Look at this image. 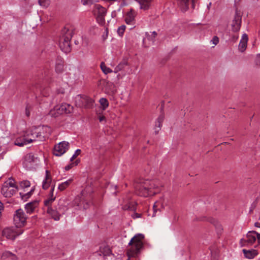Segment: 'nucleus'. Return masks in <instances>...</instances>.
I'll use <instances>...</instances> for the list:
<instances>
[{"label":"nucleus","mask_w":260,"mask_h":260,"mask_svg":"<svg viewBox=\"0 0 260 260\" xmlns=\"http://www.w3.org/2000/svg\"><path fill=\"white\" fill-rule=\"evenodd\" d=\"M50 127L47 125L40 126L32 128L26 133L27 142L29 143L35 141H44L50 134Z\"/></svg>","instance_id":"obj_1"},{"label":"nucleus","mask_w":260,"mask_h":260,"mask_svg":"<svg viewBox=\"0 0 260 260\" xmlns=\"http://www.w3.org/2000/svg\"><path fill=\"white\" fill-rule=\"evenodd\" d=\"M157 187L153 181L144 179H140L135 184L136 193L144 197L155 193L153 189Z\"/></svg>","instance_id":"obj_2"},{"label":"nucleus","mask_w":260,"mask_h":260,"mask_svg":"<svg viewBox=\"0 0 260 260\" xmlns=\"http://www.w3.org/2000/svg\"><path fill=\"white\" fill-rule=\"evenodd\" d=\"M144 236L142 234H138L131 239L128 245L132 246L127 250V253L129 257H135L140 252V249L143 246L142 240Z\"/></svg>","instance_id":"obj_3"},{"label":"nucleus","mask_w":260,"mask_h":260,"mask_svg":"<svg viewBox=\"0 0 260 260\" xmlns=\"http://www.w3.org/2000/svg\"><path fill=\"white\" fill-rule=\"evenodd\" d=\"M73 31L66 27L61 31V36L59 38V46L61 50L66 53L71 50L70 41L72 37Z\"/></svg>","instance_id":"obj_4"},{"label":"nucleus","mask_w":260,"mask_h":260,"mask_svg":"<svg viewBox=\"0 0 260 260\" xmlns=\"http://www.w3.org/2000/svg\"><path fill=\"white\" fill-rule=\"evenodd\" d=\"M18 189L14 179L9 178L8 181L4 183L1 189V192L6 198H10L17 191Z\"/></svg>","instance_id":"obj_5"},{"label":"nucleus","mask_w":260,"mask_h":260,"mask_svg":"<svg viewBox=\"0 0 260 260\" xmlns=\"http://www.w3.org/2000/svg\"><path fill=\"white\" fill-rule=\"evenodd\" d=\"M28 217L22 209L16 210L13 214V223L17 228L21 229L27 224Z\"/></svg>","instance_id":"obj_6"},{"label":"nucleus","mask_w":260,"mask_h":260,"mask_svg":"<svg viewBox=\"0 0 260 260\" xmlns=\"http://www.w3.org/2000/svg\"><path fill=\"white\" fill-rule=\"evenodd\" d=\"M23 233V230L20 229L16 226H10L6 228L3 230L2 235L8 239L14 240Z\"/></svg>","instance_id":"obj_7"},{"label":"nucleus","mask_w":260,"mask_h":260,"mask_svg":"<svg viewBox=\"0 0 260 260\" xmlns=\"http://www.w3.org/2000/svg\"><path fill=\"white\" fill-rule=\"evenodd\" d=\"M70 144L66 141H62L55 145L53 154L56 156H61L64 154L69 148Z\"/></svg>","instance_id":"obj_8"},{"label":"nucleus","mask_w":260,"mask_h":260,"mask_svg":"<svg viewBox=\"0 0 260 260\" xmlns=\"http://www.w3.org/2000/svg\"><path fill=\"white\" fill-rule=\"evenodd\" d=\"M68 210L67 206H64L63 209L61 210L60 207L56 208L55 210L51 207L48 208L47 212L52 216L55 220H59L61 215L63 214Z\"/></svg>","instance_id":"obj_9"},{"label":"nucleus","mask_w":260,"mask_h":260,"mask_svg":"<svg viewBox=\"0 0 260 260\" xmlns=\"http://www.w3.org/2000/svg\"><path fill=\"white\" fill-rule=\"evenodd\" d=\"M198 0H191L192 8L194 9L196 4ZM177 3L178 7L182 12H185L189 9L190 0H177Z\"/></svg>","instance_id":"obj_10"},{"label":"nucleus","mask_w":260,"mask_h":260,"mask_svg":"<svg viewBox=\"0 0 260 260\" xmlns=\"http://www.w3.org/2000/svg\"><path fill=\"white\" fill-rule=\"evenodd\" d=\"M242 16L239 12L236 10L234 18L232 23V30L234 32L238 31L241 27Z\"/></svg>","instance_id":"obj_11"},{"label":"nucleus","mask_w":260,"mask_h":260,"mask_svg":"<svg viewBox=\"0 0 260 260\" xmlns=\"http://www.w3.org/2000/svg\"><path fill=\"white\" fill-rule=\"evenodd\" d=\"M56 107V110L57 111V113L59 115L63 114H67L72 113L73 111V107L71 105L68 104L64 103L61 105H57L55 106Z\"/></svg>","instance_id":"obj_12"},{"label":"nucleus","mask_w":260,"mask_h":260,"mask_svg":"<svg viewBox=\"0 0 260 260\" xmlns=\"http://www.w3.org/2000/svg\"><path fill=\"white\" fill-rule=\"evenodd\" d=\"M255 234H257V232L254 231L248 232L246 236L247 239H242L240 240L242 246L246 244H252L256 240Z\"/></svg>","instance_id":"obj_13"},{"label":"nucleus","mask_w":260,"mask_h":260,"mask_svg":"<svg viewBox=\"0 0 260 260\" xmlns=\"http://www.w3.org/2000/svg\"><path fill=\"white\" fill-rule=\"evenodd\" d=\"M136 15V12L135 11L131 9L129 12H128L125 18V22L127 24L133 25L135 22V18Z\"/></svg>","instance_id":"obj_14"},{"label":"nucleus","mask_w":260,"mask_h":260,"mask_svg":"<svg viewBox=\"0 0 260 260\" xmlns=\"http://www.w3.org/2000/svg\"><path fill=\"white\" fill-rule=\"evenodd\" d=\"M38 206V202L37 201H34L27 203L25 205V210L27 214H31L35 212L36 208Z\"/></svg>","instance_id":"obj_15"},{"label":"nucleus","mask_w":260,"mask_h":260,"mask_svg":"<svg viewBox=\"0 0 260 260\" xmlns=\"http://www.w3.org/2000/svg\"><path fill=\"white\" fill-rule=\"evenodd\" d=\"M81 99L83 106H84V108L90 109L93 107L94 102L93 99L85 95L81 97Z\"/></svg>","instance_id":"obj_16"},{"label":"nucleus","mask_w":260,"mask_h":260,"mask_svg":"<svg viewBox=\"0 0 260 260\" xmlns=\"http://www.w3.org/2000/svg\"><path fill=\"white\" fill-rule=\"evenodd\" d=\"M45 177L42 183V187L44 189H47L50 185L51 182V178L50 174V172L48 170H46Z\"/></svg>","instance_id":"obj_17"},{"label":"nucleus","mask_w":260,"mask_h":260,"mask_svg":"<svg viewBox=\"0 0 260 260\" xmlns=\"http://www.w3.org/2000/svg\"><path fill=\"white\" fill-rule=\"evenodd\" d=\"M248 41V36L246 34L242 35V39L239 44V50L241 52L245 50L247 47V43Z\"/></svg>","instance_id":"obj_18"},{"label":"nucleus","mask_w":260,"mask_h":260,"mask_svg":"<svg viewBox=\"0 0 260 260\" xmlns=\"http://www.w3.org/2000/svg\"><path fill=\"white\" fill-rule=\"evenodd\" d=\"M54 189V186H52L51 188L49 197L48 199L44 201V205L48 207V208L50 207V205L53 203V202L55 199V197L53 196V191Z\"/></svg>","instance_id":"obj_19"},{"label":"nucleus","mask_w":260,"mask_h":260,"mask_svg":"<svg viewBox=\"0 0 260 260\" xmlns=\"http://www.w3.org/2000/svg\"><path fill=\"white\" fill-rule=\"evenodd\" d=\"M63 70V62L61 57H58L55 64V71L58 73H62Z\"/></svg>","instance_id":"obj_20"},{"label":"nucleus","mask_w":260,"mask_h":260,"mask_svg":"<svg viewBox=\"0 0 260 260\" xmlns=\"http://www.w3.org/2000/svg\"><path fill=\"white\" fill-rule=\"evenodd\" d=\"M38 160V158L35 157V156L32 153H28L25 156L24 162L26 165H28V164L31 165V164L33 162H37Z\"/></svg>","instance_id":"obj_21"},{"label":"nucleus","mask_w":260,"mask_h":260,"mask_svg":"<svg viewBox=\"0 0 260 260\" xmlns=\"http://www.w3.org/2000/svg\"><path fill=\"white\" fill-rule=\"evenodd\" d=\"M243 252L244 254V256L249 259H251L254 258L256 255L258 254V252L257 250L252 249V250H246L243 249Z\"/></svg>","instance_id":"obj_22"},{"label":"nucleus","mask_w":260,"mask_h":260,"mask_svg":"<svg viewBox=\"0 0 260 260\" xmlns=\"http://www.w3.org/2000/svg\"><path fill=\"white\" fill-rule=\"evenodd\" d=\"M164 120V115L163 114H160L157 118L155 123V133L156 134L158 133L161 127L162 126V122Z\"/></svg>","instance_id":"obj_23"},{"label":"nucleus","mask_w":260,"mask_h":260,"mask_svg":"<svg viewBox=\"0 0 260 260\" xmlns=\"http://www.w3.org/2000/svg\"><path fill=\"white\" fill-rule=\"evenodd\" d=\"M211 256L212 260H217L219 251L216 245H213L210 248Z\"/></svg>","instance_id":"obj_24"},{"label":"nucleus","mask_w":260,"mask_h":260,"mask_svg":"<svg viewBox=\"0 0 260 260\" xmlns=\"http://www.w3.org/2000/svg\"><path fill=\"white\" fill-rule=\"evenodd\" d=\"M27 140L28 139L26 136L17 138L15 141V144L18 146H23L29 143V142H27Z\"/></svg>","instance_id":"obj_25"},{"label":"nucleus","mask_w":260,"mask_h":260,"mask_svg":"<svg viewBox=\"0 0 260 260\" xmlns=\"http://www.w3.org/2000/svg\"><path fill=\"white\" fill-rule=\"evenodd\" d=\"M96 10H97L98 16H105L106 15V10L105 8L100 5H96L95 6Z\"/></svg>","instance_id":"obj_26"},{"label":"nucleus","mask_w":260,"mask_h":260,"mask_svg":"<svg viewBox=\"0 0 260 260\" xmlns=\"http://www.w3.org/2000/svg\"><path fill=\"white\" fill-rule=\"evenodd\" d=\"M137 204L135 202H131L124 205L122 208L124 210H128L131 211H135L136 210Z\"/></svg>","instance_id":"obj_27"},{"label":"nucleus","mask_w":260,"mask_h":260,"mask_svg":"<svg viewBox=\"0 0 260 260\" xmlns=\"http://www.w3.org/2000/svg\"><path fill=\"white\" fill-rule=\"evenodd\" d=\"M73 181L72 179H70L68 180L67 181L62 182L59 185L58 188L61 191H62L64 190L67 187H68L70 184L72 183Z\"/></svg>","instance_id":"obj_28"},{"label":"nucleus","mask_w":260,"mask_h":260,"mask_svg":"<svg viewBox=\"0 0 260 260\" xmlns=\"http://www.w3.org/2000/svg\"><path fill=\"white\" fill-rule=\"evenodd\" d=\"M106 90H108L107 92L110 94H114L116 91L115 86L112 83H107Z\"/></svg>","instance_id":"obj_29"},{"label":"nucleus","mask_w":260,"mask_h":260,"mask_svg":"<svg viewBox=\"0 0 260 260\" xmlns=\"http://www.w3.org/2000/svg\"><path fill=\"white\" fill-rule=\"evenodd\" d=\"M34 191V188H31V190L26 193H23L21 192H20L19 194L20 195V197L22 199V200H24V201H26L28 198L30 197L31 194H32V192Z\"/></svg>","instance_id":"obj_30"},{"label":"nucleus","mask_w":260,"mask_h":260,"mask_svg":"<svg viewBox=\"0 0 260 260\" xmlns=\"http://www.w3.org/2000/svg\"><path fill=\"white\" fill-rule=\"evenodd\" d=\"M99 102L102 107L103 110H105L109 106V102L108 100L105 98H101Z\"/></svg>","instance_id":"obj_31"},{"label":"nucleus","mask_w":260,"mask_h":260,"mask_svg":"<svg viewBox=\"0 0 260 260\" xmlns=\"http://www.w3.org/2000/svg\"><path fill=\"white\" fill-rule=\"evenodd\" d=\"M101 68L102 71L106 74L112 72V70L106 66L104 62L101 63Z\"/></svg>","instance_id":"obj_32"},{"label":"nucleus","mask_w":260,"mask_h":260,"mask_svg":"<svg viewBox=\"0 0 260 260\" xmlns=\"http://www.w3.org/2000/svg\"><path fill=\"white\" fill-rule=\"evenodd\" d=\"M30 183L28 180H24L20 182V187L22 188H25L29 187Z\"/></svg>","instance_id":"obj_33"},{"label":"nucleus","mask_w":260,"mask_h":260,"mask_svg":"<svg viewBox=\"0 0 260 260\" xmlns=\"http://www.w3.org/2000/svg\"><path fill=\"white\" fill-rule=\"evenodd\" d=\"M57 112V111L56 110V107H54L53 109L50 111L49 115L51 117H57L60 115L59 114H58Z\"/></svg>","instance_id":"obj_34"},{"label":"nucleus","mask_w":260,"mask_h":260,"mask_svg":"<svg viewBox=\"0 0 260 260\" xmlns=\"http://www.w3.org/2000/svg\"><path fill=\"white\" fill-rule=\"evenodd\" d=\"M126 26L124 25H122L117 29V33L119 36H122L125 30Z\"/></svg>","instance_id":"obj_35"},{"label":"nucleus","mask_w":260,"mask_h":260,"mask_svg":"<svg viewBox=\"0 0 260 260\" xmlns=\"http://www.w3.org/2000/svg\"><path fill=\"white\" fill-rule=\"evenodd\" d=\"M81 151L80 149L76 150L74 154L70 158V161H73L81 153Z\"/></svg>","instance_id":"obj_36"},{"label":"nucleus","mask_w":260,"mask_h":260,"mask_svg":"<svg viewBox=\"0 0 260 260\" xmlns=\"http://www.w3.org/2000/svg\"><path fill=\"white\" fill-rule=\"evenodd\" d=\"M38 3L41 6L47 7L49 5V2L47 0H39Z\"/></svg>","instance_id":"obj_37"},{"label":"nucleus","mask_w":260,"mask_h":260,"mask_svg":"<svg viewBox=\"0 0 260 260\" xmlns=\"http://www.w3.org/2000/svg\"><path fill=\"white\" fill-rule=\"evenodd\" d=\"M125 65V63H120L115 68V72L117 73L120 71H121Z\"/></svg>","instance_id":"obj_38"},{"label":"nucleus","mask_w":260,"mask_h":260,"mask_svg":"<svg viewBox=\"0 0 260 260\" xmlns=\"http://www.w3.org/2000/svg\"><path fill=\"white\" fill-rule=\"evenodd\" d=\"M105 16H97L96 19L99 23L101 25H103L105 23Z\"/></svg>","instance_id":"obj_39"},{"label":"nucleus","mask_w":260,"mask_h":260,"mask_svg":"<svg viewBox=\"0 0 260 260\" xmlns=\"http://www.w3.org/2000/svg\"><path fill=\"white\" fill-rule=\"evenodd\" d=\"M82 4L85 5H91L93 3V0H81Z\"/></svg>","instance_id":"obj_40"},{"label":"nucleus","mask_w":260,"mask_h":260,"mask_svg":"<svg viewBox=\"0 0 260 260\" xmlns=\"http://www.w3.org/2000/svg\"><path fill=\"white\" fill-rule=\"evenodd\" d=\"M214 45H216L219 43V38L217 36H214L211 41Z\"/></svg>","instance_id":"obj_41"},{"label":"nucleus","mask_w":260,"mask_h":260,"mask_svg":"<svg viewBox=\"0 0 260 260\" xmlns=\"http://www.w3.org/2000/svg\"><path fill=\"white\" fill-rule=\"evenodd\" d=\"M157 36V33L155 31H153L152 33V35L151 36H149L148 37V39L149 40H151L152 42H154V39L155 38L156 36Z\"/></svg>","instance_id":"obj_42"},{"label":"nucleus","mask_w":260,"mask_h":260,"mask_svg":"<svg viewBox=\"0 0 260 260\" xmlns=\"http://www.w3.org/2000/svg\"><path fill=\"white\" fill-rule=\"evenodd\" d=\"M31 109V107L29 105H27L25 108V114L28 117L30 115V110Z\"/></svg>","instance_id":"obj_43"},{"label":"nucleus","mask_w":260,"mask_h":260,"mask_svg":"<svg viewBox=\"0 0 260 260\" xmlns=\"http://www.w3.org/2000/svg\"><path fill=\"white\" fill-rule=\"evenodd\" d=\"M13 254L9 251H6L4 253H3L2 255V257H10L11 255H12Z\"/></svg>","instance_id":"obj_44"},{"label":"nucleus","mask_w":260,"mask_h":260,"mask_svg":"<svg viewBox=\"0 0 260 260\" xmlns=\"http://www.w3.org/2000/svg\"><path fill=\"white\" fill-rule=\"evenodd\" d=\"M74 166V163H71L65 167V170L68 171L70 170Z\"/></svg>","instance_id":"obj_45"},{"label":"nucleus","mask_w":260,"mask_h":260,"mask_svg":"<svg viewBox=\"0 0 260 260\" xmlns=\"http://www.w3.org/2000/svg\"><path fill=\"white\" fill-rule=\"evenodd\" d=\"M153 213L152 214V216H155L156 215V213L157 212V210L155 209V205H153Z\"/></svg>","instance_id":"obj_46"},{"label":"nucleus","mask_w":260,"mask_h":260,"mask_svg":"<svg viewBox=\"0 0 260 260\" xmlns=\"http://www.w3.org/2000/svg\"><path fill=\"white\" fill-rule=\"evenodd\" d=\"M105 250L106 252V254H107V255H109L111 252V251L108 247H105Z\"/></svg>","instance_id":"obj_47"},{"label":"nucleus","mask_w":260,"mask_h":260,"mask_svg":"<svg viewBox=\"0 0 260 260\" xmlns=\"http://www.w3.org/2000/svg\"><path fill=\"white\" fill-rule=\"evenodd\" d=\"M134 218H139L141 217V214H139V213H136L134 214V216H133Z\"/></svg>","instance_id":"obj_48"},{"label":"nucleus","mask_w":260,"mask_h":260,"mask_svg":"<svg viewBox=\"0 0 260 260\" xmlns=\"http://www.w3.org/2000/svg\"><path fill=\"white\" fill-rule=\"evenodd\" d=\"M61 202H62L61 201L59 202V203L58 204V207H60L61 210H63V207H64V206L65 205H63Z\"/></svg>","instance_id":"obj_49"},{"label":"nucleus","mask_w":260,"mask_h":260,"mask_svg":"<svg viewBox=\"0 0 260 260\" xmlns=\"http://www.w3.org/2000/svg\"><path fill=\"white\" fill-rule=\"evenodd\" d=\"M255 236L258 240V243L260 244V234L257 232V234H255Z\"/></svg>","instance_id":"obj_50"},{"label":"nucleus","mask_w":260,"mask_h":260,"mask_svg":"<svg viewBox=\"0 0 260 260\" xmlns=\"http://www.w3.org/2000/svg\"><path fill=\"white\" fill-rule=\"evenodd\" d=\"M4 209L3 205L0 201V215H1L2 211Z\"/></svg>","instance_id":"obj_51"},{"label":"nucleus","mask_w":260,"mask_h":260,"mask_svg":"<svg viewBox=\"0 0 260 260\" xmlns=\"http://www.w3.org/2000/svg\"><path fill=\"white\" fill-rule=\"evenodd\" d=\"M238 37L237 36H236V35H234L233 37H232V40L234 42L236 41L238 39Z\"/></svg>","instance_id":"obj_52"},{"label":"nucleus","mask_w":260,"mask_h":260,"mask_svg":"<svg viewBox=\"0 0 260 260\" xmlns=\"http://www.w3.org/2000/svg\"><path fill=\"white\" fill-rule=\"evenodd\" d=\"M105 116H101V117H100V118H99V120H100V122L103 121L104 120H105Z\"/></svg>","instance_id":"obj_53"},{"label":"nucleus","mask_w":260,"mask_h":260,"mask_svg":"<svg viewBox=\"0 0 260 260\" xmlns=\"http://www.w3.org/2000/svg\"><path fill=\"white\" fill-rule=\"evenodd\" d=\"M255 226L257 228H260V223L256 222L254 224Z\"/></svg>","instance_id":"obj_54"},{"label":"nucleus","mask_w":260,"mask_h":260,"mask_svg":"<svg viewBox=\"0 0 260 260\" xmlns=\"http://www.w3.org/2000/svg\"><path fill=\"white\" fill-rule=\"evenodd\" d=\"M74 163V165L75 166H77L78 163H79V161L78 160H76Z\"/></svg>","instance_id":"obj_55"},{"label":"nucleus","mask_w":260,"mask_h":260,"mask_svg":"<svg viewBox=\"0 0 260 260\" xmlns=\"http://www.w3.org/2000/svg\"><path fill=\"white\" fill-rule=\"evenodd\" d=\"M211 5H212V3L210 2V3H209V4L207 5V8H208V9H209V10L210 8V7H211Z\"/></svg>","instance_id":"obj_56"},{"label":"nucleus","mask_w":260,"mask_h":260,"mask_svg":"<svg viewBox=\"0 0 260 260\" xmlns=\"http://www.w3.org/2000/svg\"><path fill=\"white\" fill-rule=\"evenodd\" d=\"M112 15L113 16L114 15L115 16L116 15V11H113L112 13Z\"/></svg>","instance_id":"obj_57"},{"label":"nucleus","mask_w":260,"mask_h":260,"mask_svg":"<svg viewBox=\"0 0 260 260\" xmlns=\"http://www.w3.org/2000/svg\"><path fill=\"white\" fill-rule=\"evenodd\" d=\"M121 9V7H120V8L118 9V11H120Z\"/></svg>","instance_id":"obj_58"},{"label":"nucleus","mask_w":260,"mask_h":260,"mask_svg":"<svg viewBox=\"0 0 260 260\" xmlns=\"http://www.w3.org/2000/svg\"><path fill=\"white\" fill-rule=\"evenodd\" d=\"M115 187V189H116V187H117V186H115V187Z\"/></svg>","instance_id":"obj_59"}]
</instances>
